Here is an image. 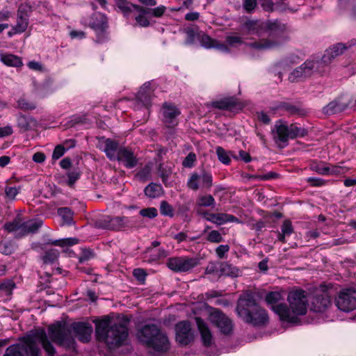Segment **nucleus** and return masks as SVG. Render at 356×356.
<instances>
[{"mask_svg":"<svg viewBox=\"0 0 356 356\" xmlns=\"http://www.w3.org/2000/svg\"><path fill=\"white\" fill-rule=\"evenodd\" d=\"M205 274L220 276V263L209 262L205 269Z\"/></svg>","mask_w":356,"mask_h":356,"instance_id":"obj_55","label":"nucleus"},{"mask_svg":"<svg viewBox=\"0 0 356 356\" xmlns=\"http://www.w3.org/2000/svg\"><path fill=\"white\" fill-rule=\"evenodd\" d=\"M260 5L264 10L266 12H284L285 8H282L284 6L282 4H275L273 0H259Z\"/></svg>","mask_w":356,"mask_h":356,"instance_id":"obj_41","label":"nucleus"},{"mask_svg":"<svg viewBox=\"0 0 356 356\" xmlns=\"http://www.w3.org/2000/svg\"><path fill=\"white\" fill-rule=\"evenodd\" d=\"M211 321L215 324L224 334H229L233 328L231 320L218 309L210 315Z\"/></svg>","mask_w":356,"mask_h":356,"instance_id":"obj_18","label":"nucleus"},{"mask_svg":"<svg viewBox=\"0 0 356 356\" xmlns=\"http://www.w3.org/2000/svg\"><path fill=\"white\" fill-rule=\"evenodd\" d=\"M17 124L20 130L24 132L31 129L33 125H35L36 121L32 117L19 114L17 118Z\"/></svg>","mask_w":356,"mask_h":356,"instance_id":"obj_33","label":"nucleus"},{"mask_svg":"<svg viewBox=\"0 0 356 356\" xmlns=\"http://www.w3.org/2000/svg\"><path fill=\"white\" fill-rule=\"evenodd\" d=\"M137 336L141 343L157 353H166L170 348V342L166 334L154 324L143 326L138 330Z\"/></svg>","mask_w":356,"mask_h":356,"instance_id":"obj_5","label":"nucleus"},{"mask_svg":"<svg viewBox=\"0 0 356 356\" xmlns=\"http://www.w3.org/2000/svg\"><path fill=\"white\" fill-rule=\"evenodd\" d=\"M29 8L27 6L21 5L17 13V22L14 26L15 32L22 33L28 28L29 24V15L27 10Z\"/></svg>","mask_w":356,"mask_h":356,"instance_id":"obj_24","label":"nucleus"},{"mask_svg":"<svg viewBox=\"0 0 356 356\" xmlns=\"http://www.w3.org/2000/svg\"><path fill=\"white\" fill-rule=\"evenodd\" d=\"M195 321L204 346H210L212 344L213 336L207 324L200 317H196Z\"/></svg>","mask_w":356,"mask_h":356,"instance_id":"obj_27","label":"nucleus"},{"mask_svg":"<svg viewBox=\"0 0 356 356\" xmlns=\"http://www.w3.org/2000/svg\"><path fill=\"white\" fill-rule=\"evenodd\" d=\"M140 216L152 219L158 215L157 209L154 207H149L140 211Z\"/></svg>","mask_w":356,"mask_h":356,"instance_id":"obj_63","label":"nucleus"},{"mask_svg":"<svg viewBox=\"0 0 356 356\" xmlns=\"http://www.w3.org/2000/svg\"><path fill=\"white\" fill-rule=\"evenodd\" d=\"M95 334L98 341L113 349L124 344L129 330L124 323H112L108 317H105L95 323Z\"/></svg>","mask_w":356,"mask_h":356,"instance_id":"obj_1","label":"nucleus"},{"mask_svg":"<svg viewBox=\"0 0 356 356\" xmlns=\"http://www.w3.org/2000/svg\"><path fill=\"white\" fill-rule=\"evenodd\" d=\"M199 263L196 257H174L168 259L167 266L174 272L185 273L193 269Z\"/></svg>","mask_w":356,"mask_h":356,"instance_id":"obj_10","label":"nucleus"},{"mask_svg":"<svg viewBox=\"0 0 356 356\" xmlns=\"http://www.w3.org/2000/svg\"><path fill=\"white\" fill-rule=\"evenodd\" d=\"M186 34V44H192L195 42L197 38L199 40L200 33H198L193 28H187L185 31Z\"/></svg>","mask_w":356,"mask_h":356,"instance_id":"obj_49","label":"nucleus"},{"mask_svg":"<svg viewBox=\"0 0 356 356\" xmlns=\"http://www.w3.org/2000/svg\"><path fill=\"white\" fill-rule=\"evenodd\" d=\"M17 106L24 111H31L36 108V105L34 102H29L25 98H20L17 101Z\"/></svg>","mask_w":356,"mask_h":356,"instance_id":"obj_53","label":"nucleus"},{"mask_svg":"<svg viewBox=\"0 0 356 356\" xmlns=\"http://www.w3.org/2000/svg\"><path fill=\"white\" fill-rule=\"evenodd\" d=\"M48 334L49 339L58 346L66 349L75 348V340L72 336L71 330L65 323L58 321L50 325L48 327Z\"/></svg>","mask_w":356,"mask_h":356,"instance_id":"obj_7","label":"nucleus"},{"mask_svg":"<svg viewBox=\"0 0 356 356\" xmlns=\"http://www.w3.org/2000/svg\"><path fill=\"white\" fill-rule=\"evenodd\" d=\"M207 240L211 243H218L222 242L223 238L218 231L213 230L208 234Z\"/></svg>","mask_w":356,"mask_h":356,"instance_id":"obj_59","label":"nucleus"},{"mask_svg":"<svg viewBox=\"0 0 356 356\" xmlns=\"http://www.w3.org/2000/svg\"><path fill=\"white\" fill-rule=\"evenodd\" d=\"M287 300L289 307L286 304L280 303L273 306V310L280 316V320L288 323H296L298 316L307 313L308 300L306 292L301 289H294L289 293Z\"/></svg>","mask_w":356,"mask_h":356,"instance_id":"obj_2","label":"nucleus"},{"mask_svg":"<svg viewBox=\"0 0 356 356\" xmlns=\"http://www.w3.org/2000/svg\"><path fill=\"white\" fill-rule=\"evenodd\" d=\"M197 204L200 207H214L216 201L211 195H200L197 197Z\"/></svg>","mask_w":356,"mask_h":356,"instance_id":"obj_47","label":"nucleus"},{"mask_svg":"<svg viewBox=\"0 0 356 356\" xmlns=\"http://www.w3.org/2000/svg\"><path fill=\"white\" fill-rule=\"evenodd\" d=\"M144 193L149 199H156L161 197L164 191L161 184L151 182L144 188Z\"/></svg>","mask_w":356,"mask_h":356,"instance_id":"obj_31","label":"nucleus"},{"mask_svg":"<svg viewBox=\"0 0 356 356\" xmlns=\"http://www.w3.org/2000/svg\"><path fill=\"white\" fill-rule=\"evenodd\" d=\"M1 60L8 66L19 67L22 65L20 58L10 54L2 55Z\"/></svg>","mask_w":356,"mask_h":356,"instance_id":"obj_45","label":"nucleus"},{"mask_svg":"<svg viewBox=\"0 0 356 356\" xmlns=\"http://www.w3.org/2000/svg\"><path fill=\"white\" fill-rule=\"evenodd\" d=\"M24 220L20 215L17 216L12 221L6 222L3 228L8 232H15L17 238L23 237Z\"/></svg>","mask_w":356,"mask_h":356,"instance_id":"obj_28","label":"nucleus"},{"mask_svg":"<svg viewBox=\"0 0 356 356\" xmlns=\"http://www.w3.org/2000/svg\"><path fill=\"white\" fill-rule=\"evenodd\" d=\"M22 344L26 350V356H41L40 350L33 339H27Z\"/></svg>","mask_w":356,"mask_h":356,"instance_id":"obj_38","label":"nucleus"},{"mask_svg":"<svg viewBox=\"0 0 356 356\" xmlns=\"http://www.w3.org/2000/svg\"><path fill=\"white\" fill-rule=\"evenodd\" d=\"M58 214L61 217L63 223L71 225L74 223V212L69 207H60L58 209Z\"/></svg>","mask_w":356,"mask_h":356,"instance_id":"obj_43","label":"nucleus"},{"mask_svg":"<svg viewBox=\"0 0 356 356\" xmlns=\"http://www.w3.org/2000/svg\"><path fill=\"white\" fill-rule=\"evenodd\" d=\"M244 27L250 33H258L257 29L261 28V26L259 24L258 20H247L244 23Z\"/></svg>","mask_w":356,"mask_h":356,"instance_id":"obj_56","label":"nucleus"},{"mask_svg":"<svg viewBox=\"0 0 356 356\" xmlns=\"http://www.w3.org/2000/svg\"><path fill=\"white\" fill-rule=\"evenodd\" d=\"M271 134L275 143L280 147L283 148L288 145L289 139L304 137L307 134V131L294 124L288 125L284 121L279 120L275 122L272 128Z\"/></svg>","mask_w":356,"mask_h":356,"instance_id":"obj_6","label":"nucleus"},{"mask_svg":"<svg viewBox=\"0 0 356 356\" xmlns=\"http://www.w3.org/2000/svg\"><path fill=\"white\" fill-rule=\"evenodd\" d=\"M99 227L111 230H121L132 226L133 221L126 216L111 217L105 216L98 221Z\"/></svg>","mask_w":356,"mask_h":356,"instance_id":"obj_11","label":"nucleus"},{"mask_svg":"<svg viewBox=\"0 0 356 356\" xmlns=\"http://www.w3.org/2000/svg\"><path fill=\"white\" fill-rule=\"evenodd\" d=\"M115 4L125 17H129L135 10V7L138 6L131 3L127 0H115Z\"/></svg>","mask_w":356,"mask_h":356,"instance_id":"obj_39","label":"nucleus"},{"mask_svg":"<svg viewBox=\"0 0 356 356\" xmlns=\"http://www.w3.org/2000/svg\"><path fill=\"white\" fill-rule=\"evenodd\" d=\"M153 92L154 89L151 87V83L149 81L145 83L137 93L135 107L138 109L143 107L149 109L152 105Z\"/></svg>","mask_w":356,"mask_h":356,"instance_id":"obj_17","label":"nucleus"},{"mask_svg":"<svg viewBox=\"0 0 356 356\" xmlns=\"http://www.w3.org/2000/svg\"><path fill=\"white\" fill-rule=\"evenodd\" d=\"M226 43L230 47H235L243 43L242 38L236 35H227L225 39Z\"/></svg>","mask_w":356,"mask_h":356,"instance_id":"obj_60","label":"nucleus"},{"mask_svg":"<svg viewBox=\"0 0 356 356\" xmlns=\"http://www.w3.org/2000/svg\"><path fill=\"white\" fill-rule=\"evenodd\" d=\"M37 337L38 338L43 349L46 352L47 356H55L56 350L49 340L47 333L44 330L37 332Z\"/></svg>","mask_w":356,"mask_h":356,"instance_id":"obj_29","label":"nucleus"},{"mask_svg":"<svg viewBox=\"0 0 356 356\" xmlns=\"http://www.w3.org/2000/svg\"><path fill=\"white\" fill-rule=\"evenodd\" d=\"M133 275L140 284H144L146 280L147 273L143 268H136L133 271Z\"/></svg>","mask_w":356,"mask_h":356,"instance_id":"obj_62","label":"nucleus"},{"mask_svg":"<svg viewBox=\"0 0 356 356\" xmlns=\"http://www.w3.org/2000/svg\"><path fill=\"white\" fill-rule=\"evenodd\" d=\"M15 251V245L12 241L0 243V252L5 255H10Z\"/></svg>","mask_w":356,"mask_h":356,"instance_id":"obj_51","label":"nucleus"},{"mask_svg":"<svg viewBox=\"0 0 356 356\" xmlns=\"http://www.w3.org/2000/svg\"><path fill=\"white\" fill-rule=\"evenodd\" d=\"M331 305V299L326 291L316 292L312 300L311 310L321 313L325 312Z\"/></svg>","mask_w":356,"mask_h":356,"instance_id":"obj_19","label":"nucleus"},{"mask_svg":"<svg viewBox=\"0 0 356 356\" xmlns=\"http://www.w3.org/2000/svg\"><path fill=\"white\" fill-rule=\"evenodd\" d=\"M213 108L234 111L242 108V105L234 97H227L211 102Z\"/></svg>","mask_w":356,"mask_h":356,"instance_id":"obj_25","label":"nucleus"},{"mask_svg":"<svg viewBox=\"0 0 356 356\" xmlns=\"http://www.w3.org/2000/svg\"><path fill=\"white\" fill-rule=\"evenodd\" d=\"M120 147H119L118 141L107 138L104 140V148L103 151L110 160H115L117 154Z\"/></svg>","mask_w":356,"mask_h":356,"instance_id":"obj_30","label":"nucleus"},{"mask_svg":"<svg viewBox=\"0 0 356 356\" xmlns=\"http://www.w3.org/2000/svg\"><path fill=\"white\" fill-rule=\"evenodd\" d=\"M213 185V177L211 174L205 170L193 172L188 177L186 183L187 187L197 191L199 189L209 190Z\"/></svg>","mask_w":356,"mask_h":356,"instance_id":"obj_9","label":"nucleus"},{"mask_svg":"<svg viewBox=\"0 0 356 356\" xmlns=\"http://www.w3.org/2000/svg\"><path fill=\"white\" fill-rule=\"evenodd\" d=\"M265 29L268 33V38L261 39L253 42H246L245 45L257 50H268L280 47L289 40V37L286 35L287 26L280 20L267 21Z\"/></svg>","mask_w":356,"mask_h":356,"instance_id":"obj_3","label":"nucleus"},{"mask_svg":"<svg viewBox=\"0 0 356 356\" xmlns=\"http://www.w3.org/2000/svg\"><path fill=\"white\" fill-rule=\"evenodd\" d=\"M16 285L12 280H5L0 283V297L6 296L9 299L13 294V291Z\"/></svg>","mask_w":356,"mask_h":356,"instance_id":"obj_34","label":"nucleus"},{"mask_svg":"<svg viewBox=\"0 0 356 356\" xmlns=\"http://www.w3.org/2000/svg\"><path fill=\"white\" fill-rule=\"evenodd\" d=\"M238 275V269L227 262L220 263V276L226 275L236 277Z\"/></svg>","mask_w":356,"mask_h":356,"instance_id":"obj_40","label":"nucleus"},{"mask_svg":"<svg viewBox=\"0 0 356 356\" xmlns=\"http://www.w3.org/2000/svg\"><path fill=\"white\" fill-rule=\"evenodd\" d=\"M216 152L218 160L225 165H229L231 162L230 157L234 155L232 151H226L223 147L218 146L216 147Z\"/></svg>","mask_w":356,"mask_h":356,"instance_id":"obj_42","label":"nucleus"},{"mask_svg":"<svg viewBox=\"0 0 356 356\" xmlns=\"http://www.w3.org/2000/svg\"><path fill=\"white\" fill-rule=\"evenodd\" d=\"M149 15L161 17L166 10L165 6L161 5L154 8H146Z\"/></svg>","mask_w":356,"mask_h":356,"instance_id":"obj_61","label":"nucleus"},{"mask_svg":"<svg viewBox=\"0 0 356 356\" xmlns=\"http://www.w3.org/2000/svg\"><path fill=\"white\" fill-rule=\"evenodd\" d=\"M257 6V0H243V8L247 13H252Z\"/></svg>","mask_w":356,"mask_h":356,"instance_id":"obj_58","label":"nucleus"},{"mask_svg":"<svg viewBox=\"0 0 356 356\" xmlns=\"http://www.w3.org/2000/svg\"><path fill=\"white\" fill-rule=\"evenodd\" d=\"M202 215L207 221L218 225H221L227 222H240V220L238 218L231 214L224 213H211L207 211H204L202 213Z\"/></svg>","mask_w":356,"mask_h":356,"instance_id":"obj_23","label":"nucleus"},{"mask_svg":"<svg viewBox=\"0 0 356 356\" xmlns=\"http://www.w3.org/2000/svg\"><path fill=\"white\" fill-rule=\"evenodd\" d=\"M293 232V227L291 222L289 220H285L281 227V232H277V239L282 243H286L285 238L290 236Z\"/></svg>","mask_w":356,"mask_h":356,"instance_id":"obj_35","label":"nucleus"},{"mask_svg":"<svg viewBox=\"0 0 356 356\" xmlns=\"http://www.w3.org/2000/svg\"><path fill=\"white\" fill-rule=\"evenodd\" d=\"M356 44V39L353 38L346 43L338 42L326 49L322 56L321 62L328 65L336 57L343 54L345 51Z\"/></svg>","mask_w":356,"mask_h":356,"instance_id":"obj_13","label":"nucleus"},{"mask_svg":"<svg viewBox=\"0 0 356 356\" xmlns=\"http://www.w3.org/2000/svg\"><path fill=\"white\" fill-rule=\"evenodd\" d=\"M176 341L181 345H188L194 340V332L190 322L183 321L175 325Z\"/></svg>","mask_w":356,"mask_h":356,"instance_id":"obj_16","label":"nucleus"},{"mask_svg":"<svg viewBox=\"0 0 356 356\" xmlns=\"http://www.w3.org/2000/svg\"><path fill=\"white\" fill-rule=\"evenodd\" d=\"M318 65V61L307 60L290 74L289 80L291 82H296L309 77L317 70Z\"/></svg>","mask_w":356,"mask_h":356,"instance_id":"obj_14","label":"nucleus"},{"mask_svg":"<svg viewBox=\"0 0 356 356\" xmlns=\"http://www.w3.org/2000/svg\"><path fill=\"white\" fill-rule=\"evenodd\" d=\"M3 356H26V350L22 343L8 346Z\"/></svg>","mask_w":356,"mask_h":356,"instance_id":"obj_37","label":"nucleus"},{"mask_svg":"<svg viewBox=\"0 0 356 356\" xmlns=\"http://www.w3.org/2000/svg\"><path fill=\"white\" fill-rule=\"evenodd\" d=\"M199 40L200 41L201 45L206 49L213 48L216 41L206 34H200Z\"/></svg>","mask_w":356,"mask_h":356,"instance_id":"obj_52","label":"nucleus"},{"mask_svg":"<svg viewBox=\"0 0 356 356\" xmlns=\"http://www.w3.org/2000/svg\"><path fill=\"white\" fill-rule=\"evenodd\" d=\"M179 109L172 103L164 102L161 108L162 122L168 128H174L178 124L177 117Z\"/></svg>","mask_w":356,"mask_h":356,"instance_id":"obj_15","label":"nucleus"},{"mask_svg":"<svg viewBox=\"0 0 356 356\" xmlns=\"http://www.w3.org/2000/svg\"><path fill=\"white\" fill-rule=\"evenodd\" d=\"M336 305L339 309L349 312L356 308V290L344 289L341 291L336 299Z\"/></svg>","mask_w":356,"mask_h":356,"instance_id":"obj_12","label":"nucleus"},{"mask_svg":"<svg viewBox=\"0 0 356 356\" xmlns=\"http://www.w3.org/2000/svg\"><path fill=\"white\" fill-rule=\"evenodd\" d=\"M115 160L129 169L135 168L138 163V159L133 151L125 147H121L119 149Z\"/></svg>","mask_w":356,"mask_h":356,"instance_id":"obj_21","label":"nucleus"},{"mask_svg":"<svg viewBox=\"0 0 356 356\" xmlns=\"http://www.w3.org/2000/svg\"><path fill=\"white\" fill-rule=\"evenodd\" d=\"M274 109L284 111L289 115H297L299 116H304L307 113V111L300 105L293 104L285 102L279 103Z\"/></svg>","mask_w":356,"mask_h":356,"instance_id":"obj_26","label":"nucleus"},{"mask_svg":"<svg viewBox=\"0 0 356 356\" xmlns=\"http://www.w3.org/2000/svg\"><path fill=\"white\" fill-rule=\"evenodd\" d=\"M72 328L80 341L87 343L90 340L93 329L90 323L76 322L72 324Z\"/></svg>","mask_w":356,"mask_h":356,"instance_id":"obj_22","label":"nucleus"},{"mask_svg":"<svg viewBox=\"0 0 356 356\" xmlns=\"http://www.w3.org/2000/svg\"><path fill=\"white\" fill-rule=\"evenodd\" d=\"M58 250L51 248L44 252L42 260L44 264H53L58 260Z\"/></svg>","mask_w":356,"mask_h":356,"instance_id":"obj_46","label":"nucleus"},{"mask_svg":"<svg viewBox=\"0 0 356 356\" xmlns=\"http://www.w3.org/2000/svg\"><path fill=\"white\" fill-rule=\"evenodd\" d=\"M134 11H136L139 13L138 15L135 17L137 24L142 27L149 26V22L146 17L147 15H149V13L146 10V8L138 6L137 7H135Z\"/></svg>","mask_w":356,"mask_h":356,"instance_id":"obj_36","label":"nucleus"},{"mask_svg":"<svg viewBox=\"0 0 356 356\" xmlns=\"http://www.w3.org/2000/svg\"><path fill=\"white\" fill-rule=\"evenodd\" d=\"M159 173L161 178V180L163 183L167 186V181L169 178V177L171 175V170L168 168H166L163 167L161 164L159 165Z\"/></svg>","mask_w":356,"mask_h":356,"instance_id":"obj_64","label":"nucleus"},{"mask_svg":"<svg viewBox=\"0 0 356 356\" xmlns=\"http://www.w3.org/2000/svg\"><path fill=\"white\" fill-rule=\"evenodd\" d=\"M152 166L150 164H146L136 174V177L142 181H146L151 178Z\"/></svg>","mask_w":356,"mask_h":356,"instance_id":"obj_48","label":"nucleus"},{"mask_svg":"<svg viewBox=\"0 0 356 356\" xmlns=\"http://www.w3.org/2000/svg\"><path fill=\"white\" fill-rule=\"evenodd\" d=\"M350 104V100L344 96H341L323 107V112L326 115H333L345 111Z\"/></svg>","mask_w":356,"mask_h":356,"instance_id":"obj_20","label":"nucleus"},{"mask_svg":"<svg viewBox=\"0 0 356 356\" xmlns=\"http://www.w3.org/2000/svg\"><path fill=\"white\" fill-rule=\"evenodd\" d=\"M79 243V239L76 238H66L63 239L52 240L49 239L46 243L54 245L60 247L72 246Z\"/></svg>","mask_w":356,"mask_h":356,"instance_id":"obj_44","label":"nucleus"},{"mask_svg":"<svg viewBox=\"0 0 356 356\" xmlns=\"http://www.w3.org/2000/svg\"><path fill=\"white\" fill-rule=\"evenodd\" d=\"M282 298V295L280 293L277 291L269 292L266 296V301L268 305H271V309H273V306H275V303H277Z\"/></svg>","mask_w":356,"mask_h":356,"instance_id":"obj_50","label":"nucleus"},{"mask_svg":"<svg viewBox=\"0 0 356 356\" xmlns=\"http://www.w3.org/2000/svg\"><path fill=\"white\" fill-rule=\"evenodd\" d=\"M89 26L96 33V42L103 43L108 40V24L106 15L99 12L93 13L90 17Z\"/></svg>","mask_w":356,"mask_h":356,"instance_id":"obj_8","label":"nucleus"},{"mask_svg":"<svg viewBox=\"0 0 356 356\" xmlns=\"http://www.w3.org/2000/svg\"><path fill=\"white\" fill-rule=\"evenodd\" d=\"M160 212L165 216L172 217L174 216V210L172 207L166 201H161L160 205Z\"/></svg>","mask_w":356,"mask_h":356,"instance_id":"obj_54","label":"nucleus"},{"mask_svg":"<svg viewBox=\"0 0 356 356\" xmlns=\"http://www.w3.org/2000/svg\"><path fill=\"white\" fill-rule=\"evenodd\" d=\"M42 225L43 221L38 218L24 221V232H22V236H24L29 234L37 233Z\"/></svg>","mask_w":356,"mask_h":356,"instance_id":"obj_32","label":"nucleus"},{"mask_svg":"<svg viewBox=\"0 0 356 356\" xmlns=\"http://www.w3.org/2000/svg\"><path fill=\"white\" fill-rule=\"evenodd\" d=\"M236 312L245 322L253 325H262L268 321L266 311L257 304L254 296L250 293L240 297Z\"/></svg>","mask_w":356,"mask_h":356,"instance_id":"obj_4","label":"nucleus"},{"mask_svg":"<svg viewBox=\"0 0 356 356\" xmlns=\"http://www.w3.org/2000/svg\"><path fill=\"white\" fill-rule=\"evenodd\" d=\"M329 175H343L348 172V168L341 165H328Z\"/></svg>","mask_w":356,"mask_h":356,"instance_id":"obj_57","label":"nucleus"}]
</instances>
